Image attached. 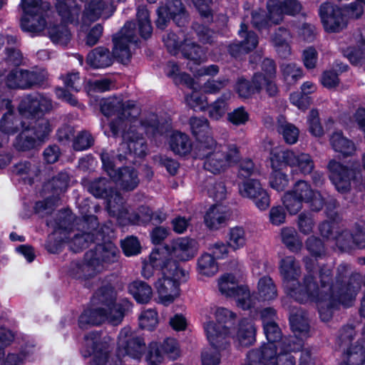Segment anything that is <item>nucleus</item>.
I'll use <instances>...</instances> for the list:
<instances>
[{
    "instance_id": "obj_62",
    "label": "nucleus",
    "mask_w": 365,
    "mask_h": 365,
    "mask_svg": "<svg viewBox=\"0 0 365 365\" xmlns=\"http://www.w3.org/2000/svg\"><path fill=\"white\" fill-rule=\"evenodd\" d=\"M158 323V313L155 309L143 311L139 317V324L142 329L153 330Z\"/></svg>"
},
{
    "instance_id": "obj_33",
    "label": "nucleus",
    "mask_w": 365,
    "mask_h": 365,
    "mask_svg": "<svg viewBox=\"0 0 365 365\" xmlns=\"http://www.w3.org/2000/svg\"><path fill=\"white\" fill-rule=\"evenodd\" d=\"M169 145L171 150L180 156H186L192 151V143L189 136L175 131L170 137Z\"/></svg>"
},
{
    "instance_id": "obj_9",
    "label": "nucleus",
    "mask_w": 365,
    "mask_h": 365,
    "mask_svg": "<svg viewBox=\"0 0 365 365\" xmlns=\"http://www.w3.org/2000/svg\"><path fill=\"white\" fill-rule=\"evenodd\" d=\"M364 9L359 3H351L346 9H341L330 2L323 3L319 10V14L326 31L330 33L339 32L347 24L346 14L351 18H359Z\"/></svg>"
},
{
    "instance_id": "obj_53",
    "label": "nucleus",
    "mask_w": 365,
    "mask_h": 365,
    "mask_svg": "<svg viewBox=\"0 0 365 365\" xmlns=\"http://www.w3.org/2000/svg\"><path fill=\"white\" fill-rule=\"evenodd\" d=\"M26 70L15 68L6 77V83L11 88H27Z\"/></svg>"
},
{
    "instance_id": "obj_45",
    "label": "nucleus",
    "mask_w": 365,
    "mask_h": 365,
    "mask_svg": "<svg viewBox=\"0 0 365 365\" xmlns=\"http://www.w3.org/2000/svg\"><path fill=\"white\" fill-rule=\"evenodd\" d=\"M12 172L24 180H28L31 183L32 180L38 175L40 169L36 164L24 161L16 164L13 167Z\"/></svg>"
},
{
    "instance_id": "obj_56",
    "label": "nucleus",
    "mask_w": 365,
    "mask_h": 365,
    "mask_svg": "<svg viewBox=\"0 0 365 365\" xmlns=\"http://www.w3.org/2000/svg\"><path fill=\"white\" fill-rule=\"evenodd\" d=\"M263 328L268 342L264 344L262 346H268L269 344H272L273 346H277V347H279L280 343L282 341V340L279 341L282 339V332L276 322L267 323L263 325Z\"/></svg>"
},
{
    "instance_id": "obj_22",
    "label": "nucleus",
    "mask_w": 365,
    "mask_h": 365,
    "mask_svg": "<svg viewBox=\"0 0 365 365\" xmlns=\"http://www.w3.org/2000/svg\"><path fill=\"white\" fill-rule=\"evenodd\" d=\"M270 20L274 24L283 21L284 14L294 16L299 14L302 6L298 0H269L267 3Z\"/></svg>"
},
{
    "instance_id": "obj_42",
    "label": "nucleus",
    "mask_w": 365,
    "mask_h": 365,
    "mask_svg": "<svg viewBox=\"0 0 365 365\" xmlns=\"http://www.w3.org/2000/svg\"><path fill=\"white\" fill-rule=\"evenodd\" d=\"M290 33L284 28H279L272 37V43L277 51L282 58H287L291 53V48L287 42Z\"/></svg>"
},
{
    "instance_id": "obj_36",
    "label": "nucleus",
    "mask_w": 365,
    "mask_h": 365,
    "mask_svg": "<svg viewBox=\"0 0 365 365\" xmlns=\"http://www.w3.org/2000/svg\"><path fill=\"white\" fill-rule=\"evenodd\" d=\"M251 296H253L255 302L257 299L262 302L275 299L277 297V289L272 279L269 277H262L257 284V298L254 294Z\"/></svg>"
},
{
    "instance_id": "obj_50",
    "label": "nucleus",
    "mask_w": 365,
    "mask_h": 365,
    "mask_svg": "<svg viewBox=\"0 0 365 365\" xmlns=\"http://www.w3.org/2000/svg\"><path fill=\"white\" fill-rule=\"evenodd\" d=\"M238 34L240 37L243 38L240 43L245 53L251 51L257 46L259 43L258 36L255 32L247 31V27L245 24H241Z\"/></svg>"
},
{
    "instance_id": "obj_58",
    "label": "nucleus",
    "mask_w": 365,
    "mask_h": 365,
    "mask_svg": "<svg viewBox=\"0 0 365 365\" xmlns=\"http://www.w3.org/2000/svg\"><path fill=\"white\" fill-rule=\"evenodd\" d=\"M69 180L68 174L66 172H61L45 185V188L51 189L54 193L58 194L66 190Z\"/></svg>"
},
{
    "instance_id": "obj_20",
    "label": "nucleus",
    "mask_w": 365,
    "mask_h": 365,
    "mask_svg": "<svg viewBox=\"0 0 365 365\" xmlns=\"http://www.w3.org/2000/svg\"><path fill=\"white\" fill-rule=\"evenodd\" d=\"M329 178L338 192L344 193L351 188V181L354 179V172L351 169L335 160H329L327 165Z\"/></svg>"
},
{
    "instance_id": "obj_46",
    "label": "nucleus",
    "mask_w": 365,
    "mask_h": 365,
    "mask_svg": "<svg viewBox=\"0 0 365 365\" xmlns=\"http://www.w3.org/2000/svg\"><path fill=\"white\" fill-rule=\"evenodd\" d=\"M129 292L139 303H147L153 295L152 288L145 282L135 281L129 285Z\"/></svg>"
},
{
    "instance_id": "obj_43",
    "label": "nucleus",
    "mask_w": 365,
    "mask_h": 365,
    "mask_svg": "<svg viewBox=\"0 0 365 365\" xmlns=\"http://www.w3.org/2000/svg\"><path fill=\"white\" fill-rule=\"evenodd\" d=\"M231 96V92L225 93L208 106L210 118L218 120L225 115L228 109V101Z\"/></svg>"
},
{
    "instance_id": "obj_40",
    "label": "nucleus",
    "mask_w": 365,
    "mask_h": 365,
    "mask_svg": "<svg viewBox=\"0 0 365 365\" xmlns=\"http://www.w3.org/2000/svg\"><path fill=\"white\" fill-rule=\"evenodd\" d=\"M26 121L16 118L14 110L6 112L0 120V130L5 135L14 134L18 130L24 128Z\"/></svg>"
},
{
    "instance_id": "obj_54",
    "label": "nucleus",
    "mask_w": 365,
    "mask_h": 365,
    "mask_svg": "<svg viewBox=\"0 0 365 365\" xmlns=\"http://www.w3.org/2000/svg\"><path fill=\"white\" fill-rule=\"evenodd\" d=\"M51 40L56 44L66 45L71 39V32L64 25H58L48 28Z\"/></svg>"
},
{
    "instance_id": "obj_51",
    "label": "nucleus",
    "mask_w": 365,
    "mask_h": 365,
    "mask_svg": "<svg viewBox=\"0 0 365 365\" xmlns=\"http://www.w3.org/2000/svg\"><path fill=\"white\" fill-rule=\"evenodd\" d=\"M282 240L292 252H299L302 242L299 240L296 230L292 227H284L281 231Z\"/></svg>"
},
{
    "instance_id": "obj_28",
    "label": "nucleus",
    "mask_w": 365,
    "mask_h": 365,
    "mask_svg": "<svg viewBox=\"0 0 365 365\" xmlns=\"http://www.w3.org/2000/svg\"><path fill=\"white\" fill-rule=\"evenodd\" d=\"M56 9L64 23L78 24L81 7L76 0H56Z\"/></svg>"
},
{
    "instance_id": "obj_60",
    "label": "nucleus",
    "mask_w": 365,
    "mask_h": 365,
    "mask_svg": "<svg viewBox=\"0 0 365 365\" xmlns=\"http://www.w3.org/2000/svg\"><path fill=\"white\" fill-rule=\"evenodd\" d=\"M277 129L287 143L294 144L297 143L299 131L295 125L287 122L280 123Z\"/></svg>"
},
{
    "instance_id": "obj_59",
    "label": "nucleus",
    "mask_w": 365,
    "mask_h": 365,
    "mask_svg": "<svg viewBox=\"0 0 365 365\" xmlns=\"http://www.w3.org/2000/svg\"><path fill=\"white\" fill-rule=\"evenodd\" d=\"M282 203L291 215H295L302 208L303 202L292 190L286 192L282 197Z\"/></svg>"
},
{
    "instance_id": "obj_11",
    "label": "nucleus",
    "mask_w": 365,
    "mask_h": 365,
    "mask_svg": "<svg viewBox=\"0 0 365 365\" xmlns=\"http://www.w3.org/2000/svg\"><path fill=\"white\" fill-rule=\"evenodd\" d=\"M101 110L106 116L117 114V119L110 123V129L114 136L117 135L120 128L125 125L123 121H126L128 118L138 117L140 113L133 101H123L120 96H113L103 100L101 103Z\"/></svg>"
},
{
    "instance_id": "obj_44",
    "label": "nucleus",
    "mask_w": 365,
    "mask_h": 365,
    "mask_svg": "<svg viewBox=\"0 0 365 365\" xmlns=\"http://www.w3.org/2000/svg\"><path fill=\"white\" fill-rule=\"evenodd\" d=\"M247 241V234L243 227L237 226L230 229L227 235V243L232 251L243 248Z\"/></svg>"
},
{
    "instance_id": "obj_55",
    "label": "nucleus",
    "mask_w": 365,
    "mask_h": 365,
    "mask_svg": "<svg viewBox=\"0 0 365 365\" xmlns=\"http://www.w3.org/2000/svg\"><path fill=\"white\" fill-rule=\"evenodd\" d=\"M21 6L24 14L31 16L32 20H34V13L46 12L49 9V4L41 0H21Z\"/></svg>"
},
{
    "instance_id": "obj_23",
    "label": "nucleus",
    "mask_w": 365,
    "mask_h": 365,
    "mask_svg": "<svg viewBox=\"0 0 365 365\" xmlns=\"http://www.w3.org/2000/svg\"><path fill=\"white\" fill-rule=\"evenodd\" d=\"M336 232L333 241L341 250H348L354 247H365V232L359 227L353 230L340 227Z\"/></svg>"
},
{
    "instance_id": "obj_2",
    "label": "nucleus",
    "mask_w": 365,
    "mask_h": 365,
    "mask_svg": "<svg viewBox=\"0 0 365 365\" xmlns=\"http://www.w3.org/2000/svg\"><path fill=\"white\" fill-rule=\"evenodd\" d=\"M64 213H58V221H46L47 225L54 229L46 243V249L49 252H58L63 241L67 242L70 248L77 252L86 248L91 242L103 239V233L98 230V222L96 216L83 217L78 223L81 230L75 232L74 230L67 231L63 228L68 220L65 216L62 217Z\"/></svg>"
},
{
    "instance_id": "obj_41",
    "label": "nucleus",
    "mask_w": 365,
    "mask_h": 365,
    "mask_svg": "<svg viewBox=\"0 0 365 365\" xmlns=\"http://www.w3.org/2000/svg\"><path fill=\"white\" fill-rule=\"evenodd\" d=\"M190 126L192 133L195 136L197 140L196 147L200 143V141L205 140L207 136H210V128L209 121L204 117L190 118Z\"/></svg>"
},
{
    "instance_id": "obj_17",
    "label": "nucleus",
    "mask_w": 365,
    "mask_h": 365,
    "mask_svg": "<svg viewBox=\"0 0 365 365\" xmlns=\"http://www.w3.org/2000/svg\"><path fill=\"white\" fill-rule=\"evenodd\" d=\"M85 346L88 355H93L90 365H121L117 358L109 354L108 345L103 342L97 333H90L85 336Z\"/></svg>"
},
{
    "instance_id": "obj_21",
    "label": "nucleus",
    "mask_w": 365,
    "mask_h": 365,
    "mask_svg": "<svg viewBox=\"0 0 365 365\" xmlns=\"http://www.w3.org/2000/svg\"><path fill=\"white\" fill-rule=\"evenodd\" d=\"M130 334L129 328L120 331L118 336V354L140 359L145 349V343L142 338L133 337Z\"/></svg>"
},
{
    "instance_id": "obj_35",
    "label": "nucleus",
    "mask_w": 365,
    "mask_h": 365,
    "mask_svg": "<svg viewBox=\"0 0 365 365\" xmlns=\"http://www.w3.org/2000/svg\"><path fill=\"white\" fill-rule=\"evenodd\" d=\"M329 142L332 149L344 156L352 155L356 151L354 143L345 137L341 131L333 133L330 136Z\"/></svg>"
},
{
    "instance_id": "obj_52",
    "label": "nucleus",
    "mask_w": 365,
    "mask_h": 365,
    "mask_svg": "<svg viewBox=\"0 0 365 365\" xmlns=\"http://www.w3.org/2000/svg\"><path fill=\"white\" fill-rule=\"evenodd\" d=\"M199 272L205 276H212L218 271V266L212 255L205 253L197 260Z\"/></svg>"
},
{
    "instance_id": "obj_26",
    "label": "nucleus",
    "mask_w": 365,
    "mask_h": 365,
    "mask_svg": "<svg viewBox=\"0 0 365 365\" xmlns=\"http://www.w3.org/2000/svg\"><path fill=\"white\" fill-rule=\"evenodd\" d=\"M197 250L195 240L179 237L172 242L170 255L180 261H187L195 257Z\"/></svg>"
},
{
    "instance_id": "obj_12",
    "label": "nucleus",
    "mask_w": 365,
    "mask_h": 365,
    "mask_svg": "<svg viewBox=\"0 0 365 365\" xmlns=\"http://www.w3.org/2000/svg\"><path fill=\"white\" fill-rule=\"evenodd\" d=\"M270 160L272 168H277L282 163L292 168V173L310 174L314 168L312 156L305 153H295L292 150L274 148L271 152Z\"/></svg>"
},
{
    "instance_id": "obj_27",
    "label": "nucleus",
    "mask_w": 365,
    "mask_h": 365,
    "mask_svg": "<svg viewBox=\"0 0 365 365\" xmlns=\"http://www.w3.org/2000/svg\"><path fill=\"white\" fill-rule=\"evenodd\" d=\"M174 262L168 258L167 251L162 250H153L149 257L148 262L144 264L142 274L146 279H149L153 275V269H159L162 272V275L165 269L169 268L168 263Z\"/></svg>"
},
{
    "instance_id": "obj_63",
    "label": "nucleus",
    "mask_w": 365,
    "mask_h": 365,
    "mask_svg": "<svg viewBox=\"0 0 365 365\" xmlns=\"http://www.w3.org/2000/svg\"><path fill=\"white\" fill-rule=\"evenodd\" d=\"M227 120L236 126L244 125L250 120V113L240 106L227 113Z\"/></svg>"
},
{
    "instance_id": "obj_24",
    "label": "nucleus",
    "mask_w": 365,
    "mask_h": 365,
    "mask_svg": "<svg viewBox=\"0 0 365 365\" xmlns=\"http://www.w3.org/2000/svg\"><path fill=\"white\" fill-rule=\"evenodd\" d=\"M292 190L303 202L309 203L312 210L319 211L323 207L324 201L321 193L313 190L307 181L298 180Z\"/></svg>"
},
{
    "instance_id": "obj_38",
    "label": "nucleus",
    "mask_w": 365,
    "mask_h": 365,
    "mask_svg": "<svg viewBox=\"0 0 365 365\" xmlns=\"http://www.w3.org/2000/svg\"><path fill=\"white\" fill-rule=\"evenodd\" d=\"M29 126L21 128V133L16 137L13 146L18 151H29L36 148L39 143L31 133Z\"/></svg>"
},
{
    "instance_id": "obj_61",
    "label": "nucleus",
    "mask_w": 365,
    "mask_h": 365,
    "mask_svg": "<svg viewBox=\"0 0 365 365\" xmlns=\"http://www.w3.org/2000/svg\"><path fill=\"white\" fill-rule=\"evenodd\" d=\"M193 87L190 88L193 90L191 93L185 95V102L187 106L193 109L203 110L207 105L206 97L196 91L195 85Z\"/></svg>"
},
{
    "instance_id": "obj_14",
    "label": "nucleus",
    "mask_w": 365,
    "mask_h": 365,
    "mask_svg": "<svg viewBox=\"0 0 365 365\" xmlns=\"http://www.w3.org/2000/svg\"><path fill=\"white\" fill-rule=\"evenodd\" d=\"M108 213L116 218L120 225H141L150 222L152 219V210L146 206H141L137 212L130 213L123 197H115V200H109Z\"/></svg>"
},
{
    "instance_id": "obj_39",
    "label": "nucleus",
    "mask_w": 365,
    "mask_h": 365,
    "mask_svg": "<svg viewBox=\"0 0 365 365\" xmlns=\"http://www.w3.org/2000/svg\"><path fill=\"white\" fill-rule=\"evenodd\" d=\"M46 12H38L34 13V20L29 15L24 14L21 19V28L23 31L32 33L38 34L46 27Z\"/></svg>"
},
{
    "instance_id": "obj_34",
    "label": "nucleus",
    "mask_w": 365,
    "mask_h": 365,
    "mask_svg": "<svg viewBox=\"0 0 365 365\" xmlns=\"http://www.w3.org/2000/svg\"><path fill=\"white\" fill-rule=\"evenodd\" d=\"M86 61L94 68H103L112 65L113 58L108 48L97 47L88 54Z\"/></svg>"
},
{
    "instance_id": "obj_16",
    "label": "nucleus",
    "mask_w": 365,
    "mask_h": 365,
    "mask_svg": "<svg viewBox=\"0 0 365 365\" xmlns=\"http://www.w3.org/2000/svg\"><path fill=\"white\" fill-rule=\"evenodd\" d=\"M103 166L108 175L125 191L135 189L140 182L137 171L130 167L115 169L117 157L114 158L107 152H103L101 155Z\"/></svg>"
},
{
    "instance_id": "obj_48",
    "label": "nucleus",
    "mask_w": 365,
    "mask_h": 365,
    "mask_svg": "<svg viewBox=\"0 0 365 365\" xmlns=\"http://www.w3.org/2000/svg\"><path fill=\"white\" fill-rule=\"evenodd\" d=\"M365 362V351L360 345L351 346L344 354L343 362L339 365H364Z\"/></svg>"
},
{
    "instance_id": "obj_15",
    "label": "nucleus",
    "mask_w": 365,
    "mask_h": 365,
    "mask_svg": "<svg viewBox=\"0 0 365 365\" xmlns=\"http://www.w3.org/2000/svg\"><path fill=\"white\" fill-rule=\"evenodd\" d=\"M219 292L227 297H233L237 306L242 309L254 307L253 296L247 287L240 286L239 279L232 274H225L217 279Z\"/></svg>"
},
{
    "instance_id": "obj_29",
    "label": "nucleus",
    "mask_w": 365,
    "mask_h": 365,
    "mask_svg": "<svg viewBox=\"0 0 365 365\" xmlns=\"http://www.w3.org/2000/svg\"><path fill=\"white\" fill-rule=\"evenodd\" d=\"M229 217L226 207L222 205H214L206 212L204 222L210 230H217L227 224Z\"/></svg>"
},
{
    "instance_id": "obj_32",
    "label": "nucleus",
    "mask_w": 365,
    "mask_h": 365,
    "mask_svg": "<svg viewBox=\"0 0 365 365\" xmlns=\"http://www.w3.org/2000/svg\"><path fill=\"white\" fill-rule=\"evenodd\" d=\"M262 74H255L250 83L244 78H238L235 89L239 97L242 98H249L257 92L262 89Z\"/></svg>"
},
{
    "instance_id": "obj_30",
    "label": "nucleus",
    "mask_w": 365,
    "mask_h": 365,
    "mask_svg": "<svg viewBox=\"0 0 365 365\" xmlns=\"http://www.w3.org/2000/svg\"><path fill=\"white\" fill-rule=\"evenodd\" d=\"M256 327L251 319H242L239 324L235 334L232 333L231 338L238 342L240 346H249L256 341Z\"/></svg>"
},
{
    "instance_id": "obj_13",
    "label": "nucleus",
    "mask_w": 365,
    "mask_h": 365,
    "mask_svg": "<svg viewBox=\"0 0 365 365\" xmlns=\"http://www.w3.org/2000/svg\"><path fill=\"white\" fill-rule=\"evenodd\" d=\"M163 42L171 54L176 55L180 51L185 58L194 64L200 65L206 60L205 51L192 41L188 34L184 35L182 41H179L175 33L169 32L163 37Z\"/></svg>"
},
{
    "instance_id": "obj_1",
    "label": "nucleus",
    "mask_w": 365,
    "mask_h": 365,
    "mask_svg": "<svg viewBox=\"0 0 365 365\" xmlns=\"http://www.w3.org/2000/svg\"><path fill=\"white\" fill-rule=\"evenodd\" d=\"M304 262L307 274L304 277L302 284L298 282L302 274L299 262L292 256H287L279 262V269L283 287L289 296L299 302L315 303L320 318L324 322L329 321L333 310L339 305L344 307L353 305L361 287V274L355 273L347 278L346 274L349 266L341 264L337 268L334 281L332 267L324 265L319 272V284L312 274L314 267L312 260L306 257Z\"/></svg>"
},
{
    "instance_id": "obj_6",
    "label": "nucleus",
    "mask_w": 365,
    "mask_h": 365,
    "mask_svg": "<svg viewBox=\"0 0 365 365\" xmlns=\"http://www.w3.org/2000/svg\"><path fill=\"white\" fill-rule=\"evenodd\" d=\"M53 108L51 100L40 93L29 95L21 102L19 110L24 118H31V121L26 122V126H29L31 133L40 144L43 142L51 131L48 120L38 118V115L49 112Z\"/></svg>"
},
{
    "instance_id": "obj_49",
    "label": "nucleus",
    "mask_w": 365,
    "mask_h": 365,
    "mask_svg": "<svg viewBox=\"0 0 365 365\" xmlns=\"http://www.w3.org/2000/svg\"><path fill=\"white\" fill-rule=\"evenodd\" d=\"M136 16L139 34L145 39L148 38L153 33V27L148 9L145 6L138 7Z\"/></svg>"
},
{
    "instance_id": "obj_8",
    "label": "nucleus",
    "mask_w": 365,
    "mask_h": 365,
    "mask_svg": "<svg viewBox=\"0 0 365 365\" xmlns=\"http://www.w3.org/2000/svg\"><path fill=\"white\" fill-rule=\"evenodd\" d=\"M120 250L112 242L98 244L95 250L86 253L85 262L78 267L82 275L78 277L88 279L103 271L109 265L118 262Z\"/></svg>"
},
{
    "instance_id": "obj_47",
    "label": "nucleus",
    "mask_w": 365,
    "mask_h": 365,
    "mask_svg": "<svg viewBox=\"0 0 365 365\" xmlns=\"http://www.w3.org/2000/svg\"><path fill=\"white\" fill-rule=\"evenodd\" d=\"M166 74L173 79L175 84H184L188 88H194V80L190 75L180 73L179 66L173 61H169L165 68Z\"/></svg>"
},
{
    "instance_id": "obj_5",
    "label": "nucleus",
    "mask_w": 365,
    "mask_h": 365,
    "mask_svg": "<svg viewBox=\"0 0 365 365\" xmlns=\"http://www.w3.org/2000/svg\"><path fill=\"white\" fill-rule=\"evenodd\" d=\"M196 158L202 159L205 170L220 174L236 164L240 158V151L235 144L219 145L212 136L200 141L195 149Z\"/></svg>"
},
{
    "instance_id": "obj_19",
    "label": "nucleus",
    "mask_w": 365,
    "mask_h": 365,
    "mask_svg": "<svg viewBox=\"0 0 365 365\" xmlns=\"http://www.w3.org/2000/svg\"><path fill=\"white\" fill-rule=\"evenodd\" d=\"M239 192L252 200L259 210H266L270 205V197L257 180L250 179L240 184Z\"/></svg>"
},
{
    "instance_id": "obj_57",
    "label": "nucleus",
    "mask_w": 365,
    "mask_h": 365,
    "mask_svg": "<svg viewBox=\"0 0 365 365\" xmlns=\"http://www.w3.org/2000/svg\"><path fill=\"white\" fill-rule=\"evenodd\" d=\"M281 71L284 81L288 85L294 84L303 76L301 68L295 63L282 64Z\"/></svg>"
},
{
    "instance_id": "obj_25",
    "label": "nucleus",
    "mask_w": 365,
    "mask_h": 365,
    "mask_svg": "<svg viewBox=\"0 0 365 365\" xmlns=\"http://www.w3.org/2000/svg\"><path fill=\"white\" fill-rule=\"evenodd\" d=\"M114 8L110 0H90L85 6L82 15L83 21H95L99 18H109L113 13Z\"/></svg>"
},
{
    "instance_id": "obj_10",
    "label": "nucleus",
    "mask_w": 365,
    "mask_h": 365,
    "mask_svg": "<svg viewBox=\"0 0 365 365\" xmlns=\"http://www.w3.org/2000/svg\"><path fill=\"white\" fill-rule=\"evenodd\" d=\"M168 264L169 268L155 284L159 302L165 306L173 303L180 296V284L188 279V272L182 269L175 261Z\"/></svg>"
},
{
    "instance_id": "obj_3",
    "label": "nucleus",
    "mask_w": 365,
    "mask_h": 365,
    "mask_svg": "<svg viewBox=\"0 0 365 365\" xmlns=\"http://www.w3.org/2000/svg\"><path fill=\"white\" fill-rule=\"evenodd\" d=\"M115 292L111 286H106L98 290L91 301L96 307L86 309L81 314L78 320L79 327L86 329L88 325H98L106 321L113 325H118L131 304L127 300L115 303Z\"/></svg>"
},
{
    "instance_id": "obj_4",
    "label": "nucleus",
    "mask_w": 365,
    "mask_h": 365,
    "mask_svg": "<svg viewBox=\"0 0 365 365\" xmlns=\"http://www.w3.org/2000/svg\"><path fill=\"white\" fill-rule=\"evenodd\" d=\"M125 125L120 128L122 131L123 142L119 147V153L116 157L120 163L128 158L129 156L142 158L147 154V143L143 137L145 133L148 135L162 134L163 129L159 125L156 116L153 115L146 121H140L137 117L128 118L123 122Z\"/></svg>"
},
{
    "instance_id": "obj_7",
    "label": "nucleus",
    "mask_w": 365,
    "mask_h": 365,
    "mask_svg": "<svg viewBox=\"0 0 365 365\" xmlns=\"http://www.w3.org/2000/svg\"><path fill=\"white\" fill-rule=\"evenodd\" d=\"M215 317L216 322L207 320L203 323L204 331L212 347L217 351L225 350L230 346L237 315L226 308L218 307Z\"/></svg>"
},
{
    "instance_id": "obj_37",
    "label": "nucleus",
    "mask_w": 365,
    "mask_h": 365,
    "mask_svg": "<svg viewBox=\"0 0 365 365\" xmlns=\"http://www.w3.org/2000/svg\"><path fill=\"white\" fill-rule=\"evenodd\" d=\"M163 7L178 26H184L187 24V14L181 0H168Z\"/></svg>"
},
{
    "instance_id": "obj_18",
    "label": "nucleus",
    "mask_w": 365,
    "mask_h": 365,
    "mask_svg": "<svg viewBox=\"0 0 365 365\" xmlns=\"http://www.w3.org/2000/svg\"><path fill=\"white\" fill-rule=\"evenodd\" d=\"M113 56L120 62L127 63L130 57V44L138 41L135 25L133 22H127L122 29L113 38Z\"/></svg>"
},
{
    "instance_id": "obj_64",
    "label": "nucleus",
    "mask_w": 365,
    "mask_h": 365,
    "mask_svg": "<svg viewBox=\"0 0 365 365\" xmlns=\"http://www.w3.org/2000/svg\"><path fill=\"white\" fill-rule=\"evenodd\" d=\"M94 143L91 134L87 130H82L73 139V148L75 150L82 151L91 148Z\"/></svg>"
},
{
    "instance_id": "obj_31",
    "label": "nucleus",
    "mask_w": 365,
    "mask_h": 365,
    "mask_svg": "<svg viewBox=\"0 0 365 365\" xmlns=\"http://www.w3.org/2000/svg\"><path fill=\"white\" fill-rule=\"evenodd\" d=\"M111 183L106 178H98L91 182L88 186V191L96 197L106 198L107 201V210L110 200H115V197H123L120 193L111 189Z\"/></svg>"
}]
</instances>
